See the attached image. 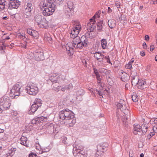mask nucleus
<instances>
[{
  "label": "nucleus",
  "instance_id": "f257e3e1",
  "mask_svg": "<svg viewBox=\"0 0 157 157\" xmlns=\"http://www.w3.org/2000/svg\"><path fill=\"white\" fill-rule=\"evenodd\" d=\"M55 0H48L47 2H42L40 6V9L43 10L44 15L47 16L51 15L55 11L56 8Z\"/></svg>",
  "mask_w": 157,
  "mask_h": 157
},
{
  "label": "nucleus",
  "instance_id": "f03ea898",
  "mask_svg": "<svg viewBox=\"0 0 157 157\" xmlns=\"http://www.w3.org/2000/svg\"><path fill=\"white\" fill-rule=\"evenodd\" d=\"M11 103L9 97L4 96L0 98V113H2L3 110L9 109Z\"/></svg>",
  "mask_w": 157,
  "mask_h": 157
},
{
  "label": "nucleus",
  "instance_id": "7ed1b4c3",
  "mask_svg": "<svg viewBox=\"0 0 157 157\" xmlns=\"http://www.w3.org/2000/svg\"><path fill=\"white\" fill-rule=\"evenodd\" d=\"M22 86V84L21 82H18L14 85L10 90V96L13 98H15V97L19 95L23 96L24 94L22 93V91H20V89Z\"/></svg>",
  "mask_w": 157,
  "mask_h": 157
},
{
  "label": "nucleus",
  "instance_id": "20e7f679",
  "mask_svg": "<svg viewBox=\"0 0 157 157\" xmlns=\"http://www.w3.org/2000/svg\"><path fill=\"white\" fill-rule=\"evenodd\" d=\"M25 90L27 94L33 96L36 95L39 92L37 84L33 82L28 83L26 87Z\"/></svg>",
  "mask_w": 157,
  "mask_h": 157
},
{
  "label": "nucleus",
  "instance_id": "39448f33",
  "mask_svg": "<svg viewBox=\"0 0 157 157\" xmlns=\"http://www.w3.org/2000/svg\"><path fill=\"white\" fill-rule=\"evenodd\" d=\"M100 13V11L97 12L93 17L90 19V21L87 24V28L90 31H93L95 28V23L99 19Z\"/></svg>",
  "mask_w": 157,
  "mask_h": 157
},
{
  "label": "nucleus",
  "instance_id": "423d86ee",
  "mask_svg": "<svg viewBox=\"0 0 157 157\" xmlns=\"http://www.w3.org/2000/svg\"><path fill=\"white\" fill-rule=\"evenodd\" d=\"M73 154L75 157H87V154L86 151L80 149L78 146L73 145Z\"/></svg>",
  "mask_w": 157,
  "mask_h": 157
},
{
  "label": "nucleus",
  "instance_id": "0eeeda50",
  "mask_svg": "<svg viewBox=\"0 0 157 157\" xmlns=\"http://www.w3.org/2000/svg\"><path fill=\"white\" fill-rule=\"evenodd\" d=\"M59 115L60 118L64 121L70 118L71 117H73L74 114L73 112L69 109H63L59 112Z\"/></svg>",
  "mask_w": 157,
  "mask_h": 157
},
{
  "label": "nucleus",
  "instance_id": "6e6552de",
  "mask_svg": "<svg viewBox=\"0 0 157 157\" xmlns=\"http://www.w3.org/2000/svg\"><path fill=\"white\" fill-rule=\"evenodd\" d=\"M116 105L118 109L123 111L124 114L128 115L129 113V110L126 108V103L124 100H120L119 101L116 103Z\"/></svg>",
  "mask_w": 157,
  "mask_h": 157
},
{
  "label": "nucleus",
  "instance_id": "1a4fd4ad",
  "mask_svg": "<svg viewBox=\"0 0 157 157\" xmlns=\"http://www.w3.org/2000/svg\"><path fill=\"white\" fill-rule=\"evenodd\" d=\"M108 144L107 143H104L101 145H98L97 146V151L96 152L95 155L97 157L103 154L107 149Z\"/></svg>",
  "mask_w": 157,
  "mask_h": 157
},
{
  "label": "nucleus",
  "instance_id": "9d476101",
  "mask_svg": "<svg viewBox=\"0 0 157 157\" xmlns=\"http://www.w3.org/2000/svg\"><path fill=\"white\" fill-rule=\"evenodd\" d=\"M81 41L74 46L75 48H82L83 46L86 47L88 43V40L86 36L84 35L82 36L80 38Z\"/></svg>",
  "mask_w": 157,
  "mask_h": 157
},
{
  "label": "nucleus",
  "instance_id": "9b49d317",
  "mask_svg": "<svg viewBox=\"0 0 157 157\" xmlns=\"http://www.w3.org/2000/svg\"><path fill=\"white\" fill-rule=\"evenodd\" d=\"M31 57L36 61L43 60L44 59V53L43 52L37 50L33 53H30Z\"/></svg>",
  "mask_w": 157,
  "mask_h": 157
},
{
  "label": "nucleus",
  "instance_id": "f8f14e48",
  "mask_svg": "<svg viewBox=\"0 0 157 157\" xmlns=\"http://www.w3.org/2000/svg\"><path fill=\"white\" fill-rule=\"evenodd\" d=\"M76 122L75 118L74 115L73 117H71L70 118L65 120L64 123L66 125L69 127H72L75 124Z\"/></svg>",
  "mask_w": 157,
  "mask_h": 157
},
{
  "label": "nucleus",
  "instance_id": "ddd939ff",
  "mask_svg": "<svg viewBox=\"0 0 157 157\" xmlns=\"http://www.w3.org/2000/svg\"><path fill=\"white\" fill-rule=\"evenodd\" d=\"M9 5L8 9L10 10L17 9L20 5L19 2L17 0H10Z\"/></svg>",
  "mask_w": 157,
  "mask_h": 157
},
{
  "label": "nucleus",
  "instance_id": "4468645a",
  "mask_svg": "<svg viewBox=\"0 0 157 157\" xmlns=\"http://www.w3.org/2000/svg\"><path fill=\"white\" fill-rule=\"evenodd\" d=\"M47 117L43 116H41L33 119L32 121V123L33 124H38L40 123L44 122L47 121Z\"/></svg>",
  "mask_w": 157,
  "mask_h": 157
},
{
  "label": "nucleus",
  "instance_id": "2eb2a0df",
  "mask_svg": "<svg viewBox=\"0 0 157 157\" xmlns=\"http://www.w3.org/2000/svg\"><path fill=\"white\" fill-rule=\"evenodd\" d=\"M65 47L68 54H73L74 52V46L71 42H69L65 45Z\"/></svg>",
  "mask_w": 157,
  "mask_h": 157
},
{
  "label": "nucleus",
  "instance_id": "dca6fc26",
  "mask_svg": "<svg viewBox=\"0 0 157 157\" xmlns=\"http://www.w3.org/2000/svg\"><path fill=\"white\" fill-rule=\"evenodd\" d=\"M48 21L44 17L38 25L40 28H47L48 27Z\"/></svg>",
  "mask_w": 157,
  "mask_h": 157
},
{
  "label": "nucleus",
  "instance_id": "f3484780",
  "mask_svg": "<svg viewBox=\"0 0 157 157\" xmlns=\"http://www.w3.org/2000/svg\"><path fill=\"white\" fill-rule=\"evenodd\" d=\"M133 133L135 134L141 135L142 127L138 124H134Z\"/></svg>",
  "mask_w": 157,
  "mask_h": 157
},
{
  "label": "nucleus",
  "instance_id": "a211bd4d",
  "mask_svg": "<svg viewBox=\"0 0 157 157\" xmlns=\"http://www.w3.org/2000/svg\"><path fill=\"white\" fill-rule=\"evenodd\" d=\"M93 70L94 74L96 76L97 83L99 85H100L101 87H102L101 82V79L99 72L95 68H94Z\"/></svg>",
  "mask_w": 157,
  "mask_h": 157
},
{
  "label": "nucleus",
  "instance_id": "6ab92c4d",
  "mask_svg": "<svg viewBox=\"0 0 157 157\" xmlns=\"http://www.w3.org/2000/svg\"><path fill=\"white\" fill-rule=\"evenodd\" d=\"M52 82H58L60 80V76L59 75L54 73L52 74L50 78Z\"/></svg>",
  "mask_w": 157,
  "mask_h": 157
},
{
  "label": "nucleus",
  "instance_id": "aec40b11",
  "mask_svg": "<svg viewBox=\"0 0 157 157\" xmlns=\"http://www.w3.org/2000/svg\"><path fill=\"white\" fill-rule=\"evenodd\" d=\"M94 56L95 58L99 61H101L105 58V56L102 54L100 52H96L94 54Z\"/></svg>",
  "mask_w": 157,
  "mask_h": 157
},
{
  "label": "nucleus",
  "instance_id": "412c9836",
  "mask_svg": "<svg viewBox=\"0 0 157 157\" xmlns=\"http://www.w3.org/2000/svg\"><path fill=\"white\" fill-rule=\"evenodd\" d=\"M27 139L24 136H22L19 140V142L22 145L25 146V147H28L29 144H27Z\"/></svg>",
  "mask_w": 157,
  "mask_h": 157
},
{
  "label": "nucleus",
  "instance_id": "4be33fe9",
  "mask_svg": "<svg viewBox=\"0 0 157 157\" xmlns=\"http://www.w3.org/2000/svg\"><path fill=\"white\" fill-rule=\"evenodd\" d=\"M81 26L79 22L75 21L73 25V29H74L75 31L77 30L78 32L79 33L81 29Z\"/></svg>",
  "mask_w": 157,
  "mask_h": 157
},
{
  "label": "nucleus",
  "instance_id": "5701e85b",
  "mask_svg": "<svg viewBox=\"0 0 157 157\" xmlns=\"http://www.w3.org/2000/svg\"><path fill=\"white\" fill-rule=\"evenodd\" d=\"M74 4L71 1H69L67 2V10L65 11L67 12H69L74 9Z\"/></svg>",
  "mask_w": 157,
  "mask_h": 157
},
{
  "label": "nucleus",
  "instance_id": "b1692460",
  "mask_svg": "<svg viewBox=\"0 0 157 157\" xmlns=\"http://www.w3.org/2000/svg\"><path fill=\"white\" fill-rule=\"evenodd\" d=\"M32 4L30 3H28L27 4L24 5V8L25 12L26 13L30 12L32 10Z\"/></svg>",
  "mask_w": 157,
  "mask_h": 157
},
{
  "label": "nucleus",
  "instance_id": "393cba45",
  "mask_svg": "<svg viewBox=\"0 0 157 157\" xmlns=\"http://www.w3.org/2000/svg\"><path fill=\"white\" fill-rule=\"evenodd\" d=\"M115 22L116 21L113 19L109 20L108 23L110 28L112 29L115 27Z\"/></svg>",
  "mask_w": 157,
  "mask_h": 157
},
{
  "label": "nucleus",
  "instance_id": "a878e982",
  "mask_svg": "<svg viewBox=\"0 0 157 157\" xmlns=\"http://www.w3.org/2000/svg\"><path fill=\"white\" fill-rule=\"evenodd\" d=\"M3 138L6 142H10L12 140V138L11 137V134L10 133L5 134Z\"/></svg>",
  "mask_w": 157,
  "mask_h": 157
},
{
  "label": "nucleus",
  "instance_id": "bb28decb",
  "mask_svg": "<svg viewBox=\"0 0 157 157\" xmlns=\"http://www.w3.org/2000/svg\"><path fill=\"white\" fill-rule=\"evenodd\" d=\"M44 17L41 15H37L35 16L34 19L35 22L37 23L38 25Z\"/></svg>",
  "mask_w": 157,
  "mask_h": 157
},
{
  "label": "nucleus",
  "instance_id": "cd10ccee",
  "mask_svg": "<svg viewBox=\"0 0 157 157\" xmlns=\"http://www.w3.org/2000/svg\"><path fill=\"white\" fill-rule=\"evenodd\" d=\"M78 33H79L77 31V30L75 31L72 29L70 33V37L72 38H75L76 37H78L77 35Z\"/></svg>",
  "mask_w": 157,
  "mask_h": 157
},
{
  "label": "nucleus",
  "instance_id": "c85d7f7f",
  "mask_svg": "<svg viewBox=\"0 0 157 157\" xmlns=\"http://www.w3.org/2000/svg\"><path fill=\"white\" fill-rule=\"evenodd\" d=\"M97 21V29L99 31H101L103 27L102 25V22L101 21H99V19Z\"/></svg>",
  "mask_w": 157,
  "mask_h": 157
},
{
  "label": "nucleus",
  "instance_id": "c756f323",
  "mask_svg": "<svg viewBox=\"0 0 157 157\" xmlns=\"http://www.w3.org/2000/svg\"><path fill=\"white\" fill-rule=\"evenodd\" d=\"M33 104H35L36 106L37 105L39 107L41 106L42 105V101L40 99L36 98Z\"/></svg>",
  "mask_w": 157,
  "mask_h": 157
},
{
  "label": "nucleus",
  "instance_id": "7c9ffc66",
  "mask_svg": "<svg viewBox=\"0 0 157 157\" xmlns=\"http://www.w3.org/2000/svg\"><path fill=\"white\" fill-rule=\"evenodd\" d=\"M139 79L137 76L134 77L132 79V85L135 86L137 85L139 82Z\"/></svg>",
  "mask_w": 157,
  "mask_h": 157
},
{
  "label": "nucleus",
  "instance_id": "2f4dec72",
  "mask_svg": "<svg viewBox=\"0 0 157 157\" xmlns=\"http://www.w3.org/2000/svg\"><path fill=\"white\" fill-rule=\"evenodd\" d=\"M5 151H7L6 152L8 155L11 157L15 153L16 150L15 149L12 148L10 150H7Z\"/></svg>",
  "mask_w": 157,
  "mask_h": 157
},
{
  "label": "nucleus",
  "instance_id": "473e14b6",
  "mask_svg": "<svg viewBox=\"0 0 157 157\" xmlns=\"http://www.w3.org/2000/svg\"><path fill=\"white\" fill-rule=\"evenodd\" d=\"M5 0H0V9L1 10H5Z\"/></svg>",
  "mask_w": 157,
  "mask_h": 157
},
{
  "label": "nucleus",
  "instance_id": "72a5a7b5",
  "mask_svg": "<svg viewBox=\"0 0 157 157\" xmlns=\"http://www.w3.org/2000/svg\"><path fill=\"white\" fill-rule=\"evenodd\" d=\"M101 45L103 49H105L107 47V41L105 39H102L101 41Z\"/></svg>",
  "mask_w": 157,
  "mask_h": 157
},
{
  "label": "nucleus",
  "instance_id": "f704fd0d",
  "mask_svg": "<svg viewBox=\"0 0 157 157\" xmlns=\"http://www.w3.org/2000/svg\"><path fill=\"white\" fill-rule=\"evenodd\" d=\"M73 44L74 45V46L79 43H80L81 41L80 40V38L79 37H75V38H73Z\"/></svg>",
  "mask_w": 157,
  "mask_h": 157
},
{
  "label": "nucleus",
  "instance_id": "c9c22d12",
  "mask_svg": "<svg viewBox=\"0 0 157 157\" xmlns=\"http://www.w3.org/2000/svg\"><path fill=\"white\" fill-rule=\"evenodd\" d=\"M132 101L134 102H136L138 101V97L136 93H133L132 97Z\"/></svg>",
  "mask_w": 157,
  "mask_h": 157
},
{
  "label": "nucleus",
  "instance_id": "e433bc0d",
  "mask_svg": "<svg viewBox=\"0 0 157 157\" xmlns=\"http://www.w3.org/2000/svg\"><path fill=\"white\" fill-rule=\"evenodd\" d=\"M38 108L39 107L37 105L36 106L35 104H33L31 105L30 111H31L33 113H34L37 110Z\"/></svg>",
  "mask_w": 157,
  "mask_h": 157
},
{
  "label": "nucleus",
  "instance_id": "4c0bfd02",
  "mask_svg": "<svg viewBox=\"0 0 157 157\" xmlns=\"http://www.w3.org/2000/svg\"><path fill=\"white\" fill-rule=\"evenodd\" d=\"M44 38H46L48 42L50 44L52 43V39L50 36L49 34H45Z\"/></svg>",
  "mask_w": 157,
  "mask_h": 157
},
{
  "label": "nucleus",
  "instance_id": "58836bf2",
  "mask_svg": "<svg viewBox=\"0 0 157 157\" xmlns=\"http://www.w3.org/2000/svg\"><path fill=\"white\" fill-rule=\"evenodd\" d=\"M32 32V33L31 36H33L35 39L39 37L38 32L35 30H33Z\"/></svg>",
  "mask_w": 157,
  "mask_h": 157
},
{
  "label": "nucleus",
  "instance_id": "ea45409f",
  "mask_svg": "<svg viewBox=\"0 0 157 157\" xmlns=\"http://www.w3.org/2000/svg\"><path fill=\"white\" fill-rule=\"evenodd\" d=\"M6 151H7L5 150L3 151L0 154V156L1 157H10Z\"/></svg>",
  "mask_w": 157,
  "mask_h": 157
},
{
  "label": "nucleus",
  "instance_id": "a19ab883",
  "mask_svg": "<svg viewBox=\"0 0 157 157\" xmlns=\"http://www.w3.org/2000/svg\"><path fill=\"white\" fill-rule=\"evenodd\" d=\"M76 94L77 96H81L84 94V92L83 90L80 89L77 91Z\"/></svg>",
  "mask_w": 157,
  "mask_h": 157
},
{
  "label": "nucleus",
  "instance_id": "79ce46f5",
  "mask_svg": "<svg viewBox=\"0 0 157 157\" xmlns=\"http://www.w3.org/2000/svg\"><path fill=\"white\" fill-rule=\"evenodd\" d=\"M66 89L67 90H72L73 88V86L72 84L71 83L69 84L66 85L65 86Z\"/></svg>",
  "mask_w": 157,
  "mask_h": 157
},
{
  "label": "nucleus",
  "instance_id": "37998d69",
  "mask_svg": "<svg viewBox=\"0 0 157 157\" xmlns=\"http://www.w3.org/2000/svg\"><path fill=\"white\" fill-rule=\"evenodd\" d=\"M99 72L101 73L104 74V75H107L108 73V72L107 70L104 68L100 69L99 70Z\"/></svg>",
  "mask_w": 157,
  "mask_h": 157
},
{
  "label": "nucleus",
  "instance_id": "c03bdc74",
  "mask_svg": "<svg viewBox=\"0 0 157 157\" xmlns=\"http://www.w3.org/2000/svg\"><path fill=\"white\" fill-rule=\"evenodd\" d=\"M146 83V82L143 80H139L138 83V85L140 86H142L143 85Z\"/></svg>",
  "mask_w": 157,
  "mask_h": 157
},
{
  "label": "nucleus",
  "instance_id": "a18cd8bd",
  "mask_svg": "<svg viewBox=\"0 0 157 157\" xmlns=\"http://www.w3.org/2000/svg\"><path fill=\"white\" fill-rule=\"evenodd\" d=\"M17 35L19 38L22 40H24L25 38V36L23 34H21L20 33H18Z\"/></svg>",
  "mask_w": 157,
  "mask_h": 157
},
{
  "label": "nucleus",
  "instance_id": "49530a36",
  "mask_svg": "<svg viewBox=\"0 0 157 157\" xmlns=\"http://www.w3.org/2000/svg\"><path fill=\"white\" fill-rule=\"evenodd\" d=\"M51 148L49 146H48L45 148H44L43 150L42 151V153L43 152H48Z\"/></svg>",
  "mask_w": 157,
  "mask_h": 157
},
{
  "label": "nucleus",
  "instance_id": "de8ad7c7",
  "mask_svg": "<svg viewBox=\"0 0 157 157\" xmlns=\"http://www.w3.org/2000/svg\"><path fill=\"white\" fill-rule=\"evenodd\" d=\"M148 125L147 126H144V129H142L141 135H144L147 131V129L148 128Z\"/></svg>",
  "mask_w": 157,
  "mask_h": 157
},
{
  "label": "nucleus",
  "instance_id": "09e8293b",
  "mask_svg": "<svg viewBox=\"0 0 157 157\" xmlns=\"http://www.w3.org/2000/svg\"><path fill=\"white\" fill-rule=\"evenodd\" d=\"M10 114L11 115L14 117L17 116L18 115V113L17 111H11Z\"/></svg>",
  "mask_w": 157,
  "mask_h": 157
},
{
  "label": "nucleus",
  "instance_id": "8fccbe9b",
  "mask_svg": "<svg viewBox=\"0 0 157 157\" xmlns=\"http://www.w3.org/2000/svg\"><path fill=\"white\" fill-rule=\"evenodd\" d=\"M125 68L126 69H131L132 68V65L128 63L125 65Z\"/></svg>",
  "mask_w": 157,
  "mask_h": 157
},
{
  "label": "nucleus",
  "instance_id": "3c124183",
  "mask_svg": "<svg viewBox=\"0 0 157 157\" xmlns=\"http://www.w3.org/2000/svg\"><path fill=\"white\" fill-rule=\"evenodd\" d=\"M61 88V86H58L56 87H53V90L56 91V92H58Z\"/></svg>",
  "mask_w": 157,
  "mask_h": 157
},
{
  "label": "nucleus",
  "instance_id": "603ef678",
  "mask_svg": "<svg viewBox=\"0 0 157 157\" xmlns=\"http://www.w3.org/2000/svg\"><path fill=\"white\" fill-rule=\"evenodd\" d=\"M82 62L83 65L85 66L86 67V65L87 64V61L85 59H83L82 60Z\"/></svg>",
  "mask_w": 157,
  "mask_h": 157
},
{
  "label": "nucleus",
  "instance_id": "864d4df0",
  "mask_svg": "<svg viewBox=\"0 0 157 157\" xmlns=\"http://www.w3.org/2000/svg\"><path fill=\"white\" fill-rule=\"evenodd\" d=\"M67 138L65 137H63L62 138V142L65 144H67V142L66 140H67Z\"/></svg>",
  "mask_w": 157,
  "mask_h": 157
},
{
  "label": "nucleus",
  "instance_id": "5fc2aeb1",
  "mask_svg": "<svg viewBox=\"0 0 157 157\" xmlns=\"http://www.w3.org/2000/svg\"><path fill=\"white\" fill-rule=\"evenodd\" d=\"M105 58L107 59V62L108 63H109L111 64V65H112V63H111L110 61V59L109 58V56H105Z\"/></svg>",
  "mask_w": 157,
  "mask_h": 157
},
{
  "label": "nucleus",
  "instance_id": "6e6d98bb",
  "mask_svg": "<svg viewBox=\"0 0 157 157\" xmlns=\"http://www.w3.org/2000/svg\"><path fill=\"white\" fill-rule=\"evenodd\" d=\"M153 131L155 133H157V124H155L153 126Z\"/></svg>",
  "mask_w": 157,
  "mask_h": 157
},
{
  "label": "nucleus",
  "instance_id": "4d7b16f0",
  "mask_svg": "<svg viewBox=\"0 0 157 157\" xmlns=\"http://www.w3.org/2000/svg\"><path fill=\"white\" fill-rule=\"evenodd\" d=\"M151 122H152L153 123H154L156 124H157V118L151 119Z\"/></svg>",
  "mask_w": 157,
  "mask_h": 157
},
{
  "label": "nucleus",
  "instance_id": "13d9d810",
  "mask_svg": "<svg viewBox=\"0 0 157 157\" xmlns=\"http://www.w3.org/2000/svg\"><path fill=\"white\" fill-rule=\"evenodd\" d=\"M154 152L157 155V146H155L153 148Z\"/></svg>",
  "mask_w": 157,
  "mask_h": 157
},
{
  "label": "nucleus",
  "instance_id": "bf43d9fd",
  "mask_svg": "<svg viewBox=\"0 0 157 157\" xmlns=\"http://www.w3.org/2000/svg\"><path fill=\"white\" fill-rule=\"evenodd\" d=\"M3 45L4 46V47L2 46L0 47V51L1 50H2L3 51V52H1L2 53V52H5L4 50L6 47V46L4 45V44H3Z\"/></svg>",
  "mask_w": 157,
  "mask_h": 157
},
{
  "label": "nucleus",
  "instance_id": "052dcab7",
  "mask_svg": "<svg viewBox=\"0 0 157 157\" xmlns=\"http://www.w3.org/2000/svg\"><path fill=\"white\" fill-rule=\"evenodd\" d=\"M33 31V30H32L30 29H28L27 30V32L29 34L31 35L32 33V31Z\"/></svg>",
  "mask_w": 157,
  "mask_h": 157
},
{
  "label": "nucleus",
  "instance_id": "680f3d73",
  "mask_svg": "<svg viewBox=\"0 0 157 157\" xmlns=\"http://www.w3.org/2000/svg\"><path fill=\"white\" fill-rule=\"evenodd\" d=\"M36 154H34L33 153H31L29 154V157H36Z\"/></svg>",
  "mask_w": 157,
  "mask_h": 157
},
{
  "label": "nucleus",
  "instance_id": "e2e57ef3",
  "mask_svg": "<svg viewBox=\"0 0 157 157\" xmlns=\"http://www.w3.org/2000/svg\"><path fill=\"white\" fill-rule=\"evenodd\" d=\"M115 6L117 8H119L120 7V2H117L115 3Z\"/></svg>",
  "mask_w": 157,
  "mask_h": 157
},
{
  "label": "nucleus",
  "instance_id": "0e129e2a",
  "mask_svg": "<svg viewBox=\"0 0 157 157\" xmlns=\"http://www.w3.org/2000/svg\"><path fill=\"white\" fill-rule=\"evenodd\" d=\"M144 38L146 40L148 41L149 39V37L148 35H146L145 36Z\"/></svg>",
  "mask_w": 157,
  "mask_h": 157
},
{
  "label": "nucleus",
  "instance_id": "69168bd1",
  "mask_svg": "<svg viewBox=\"0 0 157 157\" xmlns=\"http://www.w3.org/2000/svg\"><path fill=\"white\" fill-rule=\"evenodd\" d=\"M140 55L142 56H144L145 55V52L144 51H141L140 52Z\"/></svg>",
  "mask_w": 157,
  "mask_h": 157
},
{
  "label": "nucleus",
  "instance_id": "338daca9",
  "mask_svg": "<svg viewBox=\"0 0 157 157\" xmlns=\"http://www.w3.org/2000/svg\"><path fill=\"white\" fill-rule=\"evenodd\" d=\"M135 59H134L133 58H132L131 59L130 61L128 62L130 64H131V65L134 62V61Z\"/></svg>",
  "mask_w": 157,
  "mask_h": 157
},
{
  "label": "nucleus",
  "instance_id": "774afa93",
  "mask_svg": "<svg viewBox=\"0 0 157 157\" xmlns=\"http://www.w3.org/2000/svg\"><path fill=\"white\" fill-rule=\"evenodd\" d=\"M154 46L153 45H151L150 46V51L151 52H152L154 49Z\"/></svg>",
  "mask_w": 157,
  "mask_h": 157
}]
</instances>
